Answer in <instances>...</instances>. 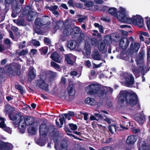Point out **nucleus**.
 <instances>
[{
	"label": "nucleus",
	"instance_id": "51",
	"mask_svg": "<svg viewBox=\"0 0 150 150\" xmlns=\"http://www.w3.org/2000/svg\"><path fill=\"white\" fill-rule=\"evenodd\" d=\"M108 6H103L102 9L101 10H103L104 12H107V11H108Z\"/></svg>",
	"mask_w": 150,
	"mask_h": 150
},
{
	"label": "nucleus",
	"instance_id": "64",
	"mask_svg": "<svg viewBox=\"0 0 150 150\" xmlns=\"http://www.w3.org/2000/svg\"><path fill=\"white\" fill-rule=\"evenodd\" d=\"M147 59L148 60L150 59V48L149 49L147 52Z\"/></svg>",
	"mask_w": 150,
	"mask_h": 150
},
{
	"label": "nucleus",
	"instance_id": "48",
	"mask_svg": "<svg viewBox=\"0 0 150 150\" xmlns=\"http://www.w3.org/2000/svg\"><path fill=\"white\" fill-rule=\"evenodd\" d=\"M100 150H113V149L110 146H105L102 148Z\"/></svg>",
	"mask_w": 150,
	"mask_h": 150
},
{
	"label": "nucleus",
	"instance_id": "6",
	"mask_svg": "<svg viewBox=\"0 0 150 150\" xmlns=\"http://www.w3.org/2000/svg\"><path fill=\"white\" fill-rule=\"evenodd\" d=\"M80 31V28L78 27L75 26L72 28L71 35H73L75 38H78V41L79 43H81L84 40L85 36L83 33Z\"/></svg>",
	"mask_w": 150,
	"mask_h": 150
},
{
	"label": "nucleus",
	"instance_id": "46",
	"mask_svg": "<svg viewBox=\"0 0 150 150\" xmlns=\"http://www.w3.org/2000/svg\"><path fill=\"white\" fill-rule=\"evenodd\" d=\"M17 24L21 25H23L24 23V21L23 19H21L17 20Z\"/></svg>",
	"mask_w": 150,
	"mask_h": 150
},
{
	"label": "nucleus",
	"instance_id": "54",
	"mask_svg": "<svg viewBox=\"0 0 150 150\" xmlns=\"http://www.w3.org/2000/svg\"><path fill=\"white\" fill-rule=\"evenodd\" d=\"M83 114L84 115V120L85 121H87L88 119V114L87 113H83Z\"/></svg>",
	"mask_w": 150,
	"mask_h": 150
},
{
	"label": "nucleus",
	"instance_id": "31",
	"mask_svg": "<svg viewBox=\"0 0 150 150\" xmlns=\"http://www.w3.org/2000/svg\"><path fill=\"white\" fill-rule=\"evenodd\" d=\"M39 50L41 55H45L47 52L48 47L46 46L44 47L40 48Z\"/></svg>",
	"mask_w": 150,
	"mask_h": 150
},
{
	"label": "nucleus",
	"instance_id": "38",
	"mask_svg": "<svg viewBox=\"0 0 150 150\" xmlns=\"http://www.w3.org/2000/svg\"><path fill=\"white\" fill-rule=\"evenodd\" d=\"M121 35H120L122 38L123 37H126L128 35V32L127 31H125L124 30H120Z\"/></svg>",
	"mask_w": 150,
	"mask_h": 150
},
{
	"label": "nucleus",
	"instance_id": "20",
	"mask_svg": "<svg viewBox=\"0 0 150 150\" xmlns=\"http://www.w3.org/2000/svg\"><path fill=\"white\" fill-rule=\"evenodd\" d=\"M99 45L98 46V48L100 51H104L106 47V43L104 41L102 40L99 41Z\"/></svg>",
	"mask_w": 150,
	"mask_h": 150
},
{
	"label": "nucleus",
	"instance_id": "59",
	"mask_svg": "<svg viewBox=\"0 0 150 150\" xmlns=\"http://www.w3.org/2000/svg\"><path fill=\"white\" fill-rule=\"evenodd\" d=\"M98 29L100 32L101 33H104L103 28L102 25H100Z\"/></svg>",
	"mask_w": 150,
	"mask_h": 150
},
{
	"label": "nucleus",
	"instance_id": "32",
	"mask_svg": "<svg viewBox=\"0 0 150 150\" xmlns=\"http://www.w3.org/2000/svg\"><path fill=\"white\" fill-rule=\"evenodd\" d=\"M13 1L14 0H5V9H7L8 8V7H9V5L11 4L12 5V3L14 2Z\"/></svg>",
	"mask_w": 150,
	"mask_h": 150
},
{
	"label": "nucleus",
	"instance_id": "52",
	"mask_svg": "<svg viewBox=\"0 0 150 150\" xmlns=\"http://www.w3.org/2000/svg\"><path fill=\"white\" fill-rule=\"evenodd\" d=\"M90 120H96L98 121L99 120V119H97L95 116L93 115H91L90 116Z\"/></svg>",
	"mask_w": 150,
	"mask_h": 150
},
{
	"label": "nucleus",
	"instance_id": "29",
	"mask_svg": "<svg viewBox=\"0 0 150 150\" xmlns=\"http://www.w3.org/2000/svg\"><path fill=\"white\" fill-rule=\"evenodd\" d=\"M67 144L65 141H62L60 144L59 150H67Z\"/></svg>",
	"mask_w": 150,
	"mask_h": 150
},
{
	"label": "nucleus",
	"instance_id": "50",
	"mask_svg": "<svg viewBox=\"0 0 150 150\" xmlns=\"http://www.w3.org/2000/svg\"><path fill=\"white\" fill-rule=\"evenodd\" d=\"M37 51V50L35 49H31L30 50V55L31 54L33 55L35 54Z\"/></svg>",
	"mask_w": 150,
	"mask_h": 150
},
{
	"label": "nucleus",
	"instance_id": "13",
	"mask_svg": "<svg viewBox=\"0 0 150 150\" xmlns=\"http://www.w3.org/2000/svg\"><path fill=\"white\" fill-rule=\"evenodd\" d=\"M137 140V137L135 135H130L128 136L126 141L127 144L129 145H133Z\"/></svg>",
	"mask_w": 150,
	"mask_h": 150
},
{
	"label": "nucleus",
	"instance_id": "9",
	"mask_svg": "<svg viewBox=\"0 0 150 150\" xmlns=\"http://www.w3.org/2000/svg\"><path fill=\"white\" fill-rule=\"evenodd\" d=\"M48 128L46 125L43 123L39 126V132L40 136L42 137H45L47 135Z\"/></svg>",
	"mask_w": 150,
	"mask_h": 150
},
{
	"label": "nucleus",
	"instance_id": "23",
	"mask_svg": "<svg viewBox=\"0 0 150 150\" xmlns=\"http://www.w3.org/2000/svg\"><path fill=\"white\" fill-rule=\"evenodd\" d=\"M85 102L86 104L92 105H95L96 104V101L94 99L90 97H88L86 98Z\"/></svg>",
	"mask_w": 150,
	"mask_h": 150
},
{
	"label": "nucleus",
	"instance_id": "43",
	"mask_svg": "<svg viewBox=\"0 0 150 150\" xmlns=\"http://www.w3.org/2000/svg\"><path fill=\"white\" fill-rule=\"evenodd\" d=\"M3 130L10 134L11 133L12 130L11 128L9 127H7L6 126L5 127Z\"/></svg>",
	"mask_w": 150,
	"mask_h": 150
},
{
	"label": "nucleus",
	"instance_id": "34",
	"mask_svg": "<svg viewBox=\"0 0 150 150\" xmlns=\"http://www.w3.org/2000/svg\"><path fill=\"white\" fill-rule=\"evenodd\" d=\"M28 52V50L26 48L25 50H22L21 51L18 52V54L19 56H24L27 54Z\"/></svg>",
	"mask_w": 150,
	"mask_h": 150
},
{
	"label": "nucleus",
	"instance_id": "60",
	"mask_svg": "<svg viewBox=\"0 0 150 150\" xmlns=\"http://www.w3.org/2000/svg\"><path fill=\"white\" fill-rule=\"evenodd\" d=\"M67 114H68V115L71 117H73L75 115L74 112L73 111H69L68 113Z\"/></svg>",
	"mask_w": 150,
	"mask_h": 150
},
{
	"label": "nucleus",
	"instance_id": "49",
	"mask_svg": "<svg viewBox=\"0 0 150 150\" xmlns=\"http://www.w3.org/2000/svg\"><path fill=\"white\" fill-rule=\"evenodd\" d=\"M108 128V129L109 131L110 132V133L109 134L110 135H112L114 134V132H113L112 130V129L111 127V125H109Z\"/></svg>",
	"mask_w": 150,
	"mask_h": 150
},
{
	"label": "nucleus",
	"instance_id": "56",
	"mask_svg": "<svg viewBox=\"0 0 150 150\" xmlns=\"http://www.w3.org/2000/svg\"><path fill=\"white\" fill-rule=\"evenodd\" d=\"M144 53L143 52H140L139 53V59H142L143 58Z\"/></svg>",
	"mask_w": 150,
	"mask_h": 150
},
{
	"label": "nucleus",
	"instance_id": "44",
	"mask_svg": "<svg viewBox=\"0 0 150 150\" xmlns=\"http://www.w3.org/2000/svg\"><path fill=\"white\" fill-rule=\"evenodd\" d=\"M48 8L50 11L52 12L57 9L58 6L56 5H54V6L49 7Z\"/></svg>",
	"mask_w": 150,
	"mask_h": 150
},
{
	"label": "nucleus",
	"instance_id": "33",
	"mask_svg": "<svg viewBox=\"0 0 150 150\" xmlns=\"http://www.w3.org/2000/svg\"><path fill=\"white\" fill-rule=\"evenodd\" d=\"M15 88L16 89L18 90L21 93L22 95H23V90L22 86L21 85L19 84L15 85Z\"/></svg>",
	"mask_w": 150,
	"mask_h": 150
},
{
	"label": "nucleus",
	"instance_id": "14",
	"mask_svg": "<svg viewBox=\"0 0 150 150\" xmlns=\"http://www.w3.org/2000/svg\"><path fill=\"white\" fill-rule=\"evenodd\" d=\"M64 28L63 31L64 35L66 36H67L71 35L72 28L71 25H70L69 23H68L64 25Z\"/></svg>",
	"mask_w": 150,
	"mask_h": 150
},
{
	"label": "nucleus",
	"instance_id": "55",
	"mask_svg": "<svg viewBox=\"0 0 150 150\" xmlns=\"http://www.w3.org/2000/svg\"><path fill=\"white\" fill-rule=\"evenodd\" d=\"M54 143L55 145H54V148L55 149H57L56 148V144H57L59 142L58 139H54Z\"/></svg>",
	"mask_w": 150,
	"mask_h": 150
},
{
	"label": "nucleus",
	"instance_id": "37",
	"mask_svg": "<svg viewBox=\"0 0 150 150\" xmlns=\"http://www.w3.org/2000/svg\"><path fill=\"white\" fill-rule=\"evenodd\" d=\"M122 38L120 35L118 34L115 35L114 38H113V40L116 42L120 41V40Z\"/></svg>",
	"mask_w": 150,
	"mask_h": 150
},
{
	"label": "nucleus",
	"instance_id": "47",
	"mask_svg": "<svg viewBox=\"0 0 150 150\" xmlns=\"http://www.w3.org/2000/svg\"><path fill=\"white\" fill-rule=\"evenodd\" d=\"M6 125L5 123V120H2L0 122V127L2 129H4Z\"/></svg>",
	"mask_w": 150,
	"mask_h": 150
},
{
	"label": "nucleus",
	"instance_id": "40",
	"mask_svg": "<svg viewBox=\"0 0 150 150\" xmlns=\"http://www.w3.org/2000/svg\"><path fill=\"white\" fill-rule=\"evenodd\" d=\"M93 3L92 1H87V2L85 3L84 5L87 7H90L93 5Z\"/></svg>",
	"mask_w": 150,
	"mask_h": 150
},
{
	"label": "nucleus",
	"instance_id": "2",
	"mask_svg": "<svg viewBox=\"0 0 150 150\" xmlns=\"http://www.w3.org/2000/svg\"><path fill=\"white\" fill-rule=\"evenodd\" d=\"M118 104L121 106L125 105L133 107L138 105L140 108L139 101L137 95L133 92H130L127 90L121 91L118 96Z\"/></svg>",
	"mask_w": 150,
	"mask_h": 150
},
{
	"label": "nucleus",
	"instance_id": "26",
	"mask_svg": "<svg viewBox=\"0 0 150 150\" xmlns=\"http://www.w3.org/2000/svg\"><path fill=\"white\" fill-rule=\"evenodd\" d=\"M134 119L135 120L137 121L139 123L142 125L144 122L143 116L142 115L139 114V115L134 116Z\"/></svg>",
	"mask_w": 150,
	"mask_h": 150
},
{
	"label": "nucleus",
	"instance_id": "19",
	"mask_svg": "<svg viewBox=\"0 0 150 150\" xmlns=\"http://www.w3.org/2000/svg\"><path fill=\"white\" fill-rule=\"evenodd\" d=\"M46 24V23L44 21V19L42 18H37L35 21V24L37 27H40V26Z\"/></svg>",
	"mask_w": 150,
	"mask_h": 150
},
{
	"label": "nucleus",
	"instance_id": "57",
	"mask_svg": "<svg viewBox=\"0 0 150 150\" xmlns=\"http://www.w3.org/2000/svg\"><path fill=\"white\" fill-rule=\"evenodd\" d=\"M5 43L7 45H9L11 43L10 40L8 38L4 40Z\"/></svg>",
	"mask_w": 150,
	"mask_h": 150
},
{
	"label": "nucleus",
	"instance_id": "3",
	"mask_svg": "<svg viewBox=\"0 0 150 150\" xmlns=\"http://www.w3.org/2000/svg\"><path fill=\"white\" fill-rule=\"evenodd\" d=\"M88 94L91 96L98 95L100 98L103 97L104 95L106 96L108 93H112L113 89L109 87L105 86L101 89L99 84L93 83L88 86Z\"/></svg>",
	"mask_w": 150,
	"mask_h": 150
},
{
	"label": "nucleus",
	"instance_id": "7",
	"mask_svg": "<svg viewBox=\"0 0 150 150\" xmlns=\"http://www.w3.org/2000/svg\"><path fill=\"white\" fill-rule=\"evenodd\" d=\"M16 71L11 67H9L6 71L7 73L10 77L14 76L15 73L17 75L20 76L21 74V65L18 63H16L14 65Z\"/></svg>",
	"mask_w": 150,
	"mask_h": 150
},
{
	"label": "nucleus",
	"instance_id": "12",
	"mask_svg": "<svg viewBox=\"0 0 150 150\" xmlns=\"http://www.w3.org/2000/svg\"><path fill=\"white\" fill-rule=\"evenodd\" d=\"M69 127L65 125L64 128V130L66 132L71 133L72 131L70 130V129L71 130L74 131L76 130L77 129V126L76 124H74L73 123H70L68 124Z\"/></svg>",
	"mask_w": 150,
	"mask_h": 150
},
{
	"label": "nucleus",
	"instance_id": "28",
	"mask_svg": "<svg viewBox=\"0 0 150 150\" xmlns=\"http://www.w3.org/2000/svg\"><path fill=\"white\" fill-rule=\"evenodd\" d=\"M65 60L67 62V63L69 64H70L71 65L73 64V62L72 60H71V59L72 57H73V56L71 54H70V55H69V54H65Z\"/></svg>",
	"mask_w": 150,
	"mask_h": 150
},
{
	"label": "nucleus",
	"instance_id": "4",
	"mask_svg": "<svg viewBox=\"0 0 150 150\" xmlns=\"http://www.w3.org/2000/svg\"><path fill=\"white\" fill-rule=\"evenodd\" d=\"M12 108L11 106L7 105L5 108L6 111L8 115V117L10 120L13 121H18L16 124H18L19 126L20 123L22 121L23 115L20 112H18L16 114L13 113V111L11 110Z\"/></svg>",
	"mask_w": 150,
	"mask_h": 150
},
{
	"label": "nucleus",
	"instance_id": "10",
	"mask_svg": "<svg viewBox=\"0 0 150 150\" xmlns=\"http://www.w3.org/2000/svg\"><path fill=\"white\" fill-rule=\"evenodd\" d=\"M129 43V40L127 37H123L120 40L119 46L122 49H126Z\"/></svg>",
	"mask_w": 150,
	"mask_h": 150
},
{
	"label": "nucleus",
	"instance_id": "62",
	"mask_svg": "<svg viewBox=\"0 0 150 150\" xmlns=\"http://www.w3.org/2000/svg\"><path fill=\"white\" fill-rule=\"evenodd\" d=\"M86 19L85 17L83 18H79L78 19V21L79 23H81L84 21Z\"/></svg>",
	"mask_w": 150,
	"mask_h": 150
},
{
	"label": "nucleus",
	"instance_id": "15",
	"mask_svg": "<svg viewBox=\"0 0 150 150\" xmlns=\"http://www.w3.org/2000/svg\"><path fill=\"white\" fill-rule=\"evenodd\" d=\"M125 79L126 83L129 85H133L134 83V78L132 74H129L125 76Z\"/></svg>",
	"mask_w": 150,
	"mask_h": 150
},
{
	"label": "nucleus",
	"instance_id": "1",
	"mask_svg": "<svg viewBox=\"0 0 150 150\" xmlns=\"http://www.w3.org/2000/svg\"><path fill=\"white\" fill-rule=\"evenodd\" d=\"M117 9L114 7H110L108 9L109 13L113 16H116L118 20L120 21L128 24L131 23L133 24L137 25L139 27L143 26L144 21L142 17L139 15L134 16L132 18L127 17L125 9L120 7V11L117 12Z\"/></svg>",
	"mask_w": 150,
	"mask_h": 150
},
{
	"label": "nucleus",
	"instance_id": "21",
	"mask_svg": "<svg viewBox=\"0 0 150 150\" xmlns=\"http://www.w3.org/2000/svg\"><path fill=\"white\" fill-rule=\"evenodd\" d=\"M46 76L48 77L49 80L51 81L55 77L56 73L52 71H49L46 73Z\"/></svg>",
	"mask_w": 150,
	"mask_h": 150
},
{
	"label": "nucleus",
	"instance_id": "27",
	"mask_svg": "<svg viewBox=\"0 0 150 150\" xmlns=\"http://www.w3.org/2000/svg\"><path fill=\"white\" fill-rule=\"evenodd\" d=\"M92 58L95 60H100V57L99 52L97 50H95L93 51L92 55Z\"/></svg>",
	"mask_w": 150,
	"mask_h": 150
},
{
	"label": "nucleus",
	"instance_id": "18",
	"mask_svg": "<svg viewBox=\"0 0 150 150\" xmlns=\"http://www.w3.org/2000/svg\"><path fill=\"white\" fill-rule=\"evenodd\" d=\"M132 42L131 43L130 48L133 52H138L140 47V44L138 42L134 43L133 46Z\"/></svg>",
	"mask_w": 150,
	"mask_h": 150
},
{
	"label": "nucleus",
	"instance_id": "30",
	"mask_svg": "<svg viewBox=\"0 0 150 150\" xmlns=\"http://www.w3.org/2000/svg\"><path fill=\"white\" fill-rule=\"evenodd\" d=\"M34 69L33 68L30 69L28 74L29 78L31 80H33L36 76V74L34 73Z\"/></svg>",
	"mask_w": 150,
	"mask_h": 150
},
{
	"label": "nucleus",
	"instance_id": "17",
	"mask_svg": "<svg viewBox=\"0 0 150 150\" xmlns=\"http://www.w3.org/2000/svg\"><path fill=\"white\" fill-rule=\"evenodd\" d=\"M60 57L59 54L56 52H53L50 56V57L52 60L59 63L61 62L60 59Z\"/></svg>",
	"mask_w": 150,
	"mask_h": 150
},
{
	"label": "nucleus",
	"instance_id": "35",
	"mask_svg": "<svg viewBox=\"0 0 150 150\" xmlns=\"http://www.w3.org/2000/svg\"><path fill=\"white\" fill-rule=\"evenodd\" d=\"M30 42L33 45L35 46H39L40 45L39 42L35 39H32L30 41Z\"/></svg>",
	"mask_w": 150,
	"mask_h": 150
},
{
	"label": "nucleus",
	"instance_id": "63",
	"mask_svg": "<svg viewBox=\"0 0 150 150\" xmlns=\"http://www.w3.org/2000/svg\"><path fill=\"white\" fill-rule=\"evenodd\" d=\"M95 115L96 117H98V118H99V119L100 118L102 119L103 117V116L101 115L100 114L98 113L95 114Z\"/></svg>",
	"mask_w": 150,
	"mask_h": 150
},
{
	"label": "nucleus",
	"instance_id": "39",
	"mask_svg": "<svg viewBox=\"0 0 150 150\" xmlns=\"http://www.w3.org/2000/svg\"><path fill=\"white\" fill-rule=\"evenodd\" d=\"M50 64L51 66L54 68L58 69H59L60 68V66L59 65L54 62H51Z\"/></svg>",
	"mask_w": 150,
	"mask_h": 150
},
{
	"label": "nucleus",
	"instance_id": "25",
	"mask_svg": "<svg viewBox=\"0 0 150 150\" xmlns=\"http://www.w3.org/2000/svg\"><path fill=\"white\" fill-rule=\"evenodd\" d=\"M23 116V117H22V120L24 118V117ZM31 118V117L29 116H25L24 119V123H23L24 124L25 123L26 125L27 126L32 125L34 122L33 119V121H31L30 122H28L26 123L28 120H30Z\"/></svg>",
	"mask_w": 150,
	"mask_h": 150
},
{
	"label": "nucleus",
	"instance_id": "8",
	"mask_svg": "<svg viewBox=\"0 0 150 150\" xmlns=\"http://www.w3.org/2000/svg\"><path fill=\"white\" fill-rule=\"evenodd\" d=\"M36 82L38 87L43 90L47 92L49 91V85L46 83L45 80L42 78L36 80Z\"/></svg>",
	"mask_w": 150,
	"mask_h": 150
},
{
	"label": "nucleus",
	"instance_id": "53",
	"mask_svg": "<svg viewBox=\"0 0 150 150\" xmlns=\"http://www.w3.org/2000/svg\"><path fill=\"white\" fill-rule=\"evenodd\" d=\"M140 33L141 34H142V35H144L148 37L149 36V35L147 32H142Z\"/></svg>",
	"mask_w": 150,
	"mask_h": 150
},
{
	"label": "nucleus",
	"instance_id": "5",
	"mask_svg": "<svg viewBox=\"0 0 150 150\" xmlns=\"http://www.w3.org/2000/svg\"><path fill=\"white\" fill-rule=\"evenodd\" d=\"M23 14L27 17V20L29 21H33L37 16L38 13L32 11L30 6L27 5L23 8L22 11Z\"/></svg>",
	"mask_w": 150,
	"mask_h": 150
},
{
	"label": "nucleus",
	"instance_id": "24",
	"mask_svg": "<svg viewBox=\"0 0 150 150\" xmlns=\"http://www.w3.org/2000/svg\"><path fill=\"white\" fill-rule=\"evenodd\" d=\"M74 86L73 84H69L67 87L68 93L69 96H73L75 94V91L74 90Z\"/></svg>",
	"mask_w": 150,
	"mask_h": 150
},
{
	"label": "nucleus",
	"instance_id": "45",
	"mask_svg": "<svg viewBox=\"0 0 150 150\" xmlns=\"http://www.w3.org/2000/svg\"><path fill=\"white\" fill-rule=\"evenodd\" d=\"M44 43L46 45L50 44L51 42L50 39L47 38H45L44 41Z\"/></svg>",
	"mask_w": 150,
	"mask_h": 150
},
{
	"label": "nucleus",
	"instance_id": "11",
	"mask_svg": "<svg viewBox=\"0 0 150 150\" xmlns=\"http://www.w3.org/2000/svg\"><path fill=\"white\" fill-rule=\"evenodd\" d=\"M13 9L16 14L19 13L22 10L23 7L21 5H20L16 1L13 2L11 5Z\"/></svg>",
	"mask_w": 150,
	"mask_h": 150
},
{
	"label": "nucleus",
	"instance_id": "16",
	"mask_svg": "<svg viewBox=\"0 0 150 150\" xmlns=\"http://www.w3.org/2000/svg\"><path fill=\"white\" fill-rule=\"evenodd\" d=\"M11 144L0 141V149L1 150H9L11 149Z\"/></svg>",
	"mask_w": 150,
	"mask_h": 150
},
{
	"label": "nucleus",
	"instance_id": "41",
	"mask_svg": "<svg viewBox=\"0 0 150 150\" xmlns=\"http://www.w3.org/2000/svg\"><path fill=\"white\" fill-rule=\"evenodd\" d=\"M59 116L61 118L59 119V120L60 121L61 125H63L64 121L65 122V117L62 115H59Z\"/></svg>",
	"mask_w": 150,
	"mask_h": 150
},
{
	"label": "nucleus",
	"instance_id": "61",
	"mask_svg": "<svg viewBox=\"0 0 150 150\" xmlns=\"http://www.w3.org/2000/svg\"><path fill=\"white\" fill-rule=\"evenodd\" d=\"M85 65L86 66L89 67H90L91 65V63L89 60H88L85 62Z\"/></svg>",
	"mask_w": 150,
	"mask_h": 150
},
{
	"label": "nucleus",
	"instance_id": "58",
	"mask_svg": "<svg viewBox=\"0 0 150 150\" xmlns=\"http://www.w3.org/2000/svg\"><path fill=\"white\" fill-rule=\"evenodd\" d=\"M61 82L64 85H65L66 83V79L64 77H62L61 79Z\"/></svg>",
	"mask_w": 150,
	"mask_h": 150
},
{
	"label": "nucleus",
	"instance_id": "22",
	"mask_svg": "<svg viewBox=\"0 0 150 150\" xmlns=\"http://www.w3.org/2000/svg\"><path fill=\"white\" fill-rule=\"evenodd\" d=\"M84 52L87 55L90 54L91 52L90 45L89 43H86L84 49Z\"/></svg>",
	"mask_w": 150,
	"mask_h": 150
},
{
	"label": "nucleus",
	"instance_id": "42",
	"mask_svg": "<svg viewBox=\"0 0 150 150\" xmlns=\"http://www.w3.org/2000/svg\"><path fill=\"white\" fill-rule=\"evenodd\" d=\"M146 20H147L146 22V24L147 26L148 29L150 30V18L146 17L145 18Z\"/></svg>",
	"mask_w": 150,
	"mask_h": 150
},
{
	"label": "nucleus",
	"instance_id": "36",
	"mask_svg": "<svg viewBox=\"0 0 150 150\" xmlns=\"http://www.w3.org/2000/svg\"><path fill=\"white\" fill-rule=\"evenodd\" d=\"M68 47L69 48L70 50H73L75 48V46L74 45L73 43L72 42H69L68 45Z\"/></svg>",
	"mask_w": 150,
	"mask_h": 150
}]
</instances>
